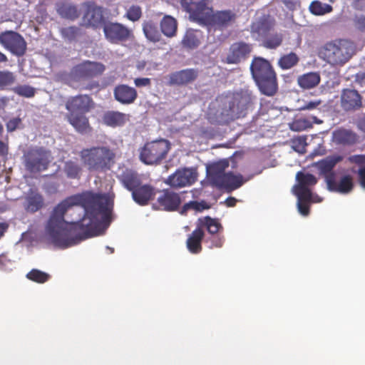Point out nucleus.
Listing matches in <instances>:
<instances>
[{"label": "nucleus", "instance_id": "1", "mask_svg": "<svg viewBox=\"0 0 365 365\" xmlns=\"http://www.w3.org/2000/svg\"><path fill=\"white\" fill-rule=\"evenodd\" d=\"M80 202L78 196L73 195L53 208L46 231L54 245L68 247L96 235L101 225L100 216L102 215L103 219L108 217V198L92 194L88 197L83 217L76 222H67L64 220L66 212Z\"/></svg>", "mask_w": 365, "mask_h": 365}, {"label": "nucleus", "instance_id": "2", "mask_svg": "<svg viewBox=\"0 0 365 365\" xmlns=\"http://www.w3.org/2000/svg\"><path fill=\"white\" fill-rule=\"evenodd\" d=\"M118 179L123 187L131 192L132 199L138 205H147L154 199L155 187L149 183H143L141 175L137 171L125 168Z\"/></svg>", "mask_w": 365, "mask_h": 365}, {"label": "nucleus", "instance_id": "3", "mask_svg": "<svg viewBox=\"0 0 365 365\" xmlns=\"http://www.w3.org/2000/svg\"><path fill=\"white\" fill-rule=\"evenodd\" d=\"M250 72L259 91L267 96H274L278 91L277 73L271 63L255 56L250 64Z\"/></svg>", "mask_w": 365, "mask_h": 365}, {"label": "nucleus", "instance_id": "4", "mask_svg": "<svg viewBox=\"0 0 365 365\" xmlns=\"http://www.w3.org/2000/svg\"><path fill=\"white\" fill-rule=\"evenodd\" d=\"M79 156L89 172L106 173L113 165L115 153L108 146H93L82 149Z\"/></svg>", "mask_w": 365, "mask_h": 365}, {"label": "nucleus", "instance_id": "5", "mask_svg": "<svg viewBox=\"0 0 365 365\" xmlns=\"http://www.w3.org/2000/svg\"><path fill=\"white\" fill-rule=\"evenodd\" d=\"M353 46L347 41L336 39L326 43L319 49V57L332 66H341L349 61Z\"/></svg>", "mask_w": 365, "mask_h": 365}, {"label": "nucleus", "instance_id": "6", "mask_svg": "<svg viewBox=\"0 0 365 365\" xmlns=\"http://www.w3.org/2000/svg\"><path fill=\"white\" fill-rule=\"evenodd\" d=\"M170 150L168 140L161 139L147 143L140 149V160L146 165L160 164Z\"/></svg>", "mask_w": 365, "mask_h": 365}, {"label": "nucleus", "instance_id": "7", "mask_svg": "<svg viewBox=\"0 0 365 365\" xmlns=\"http://www.w3.org/2000/svg\"><path fill=\"white\" fill-rule=\"evenodd\" d=\"M237 18L238 15L235 10L223 9L213 12L211 7V11L206 14L200 24L211 26L215 29L223 31L232 26L236 23Z\"/></svg>", "mask_w": 365, "mask_h": 365}, {"label": "nucleus", "instance_id": "8", "mask_svg": "<svg viewBox=\"0 0 365 365\" xmlns=\"http://www.w3.org/2000/svg\"><path fill=\"white\" fill-rule=\"evenodd\" d=\"M25 167L30 173H38L47 170L51 163V152L43 147L29 149L24 155Z\"/></svg>", "mask_w": 365, "mask_h": 365}, {"label": "nucleus", "instance_id": "9", "mask_svg": "<svg viewBox=\"0 0 365 365\" xmlns=\"http://www.w3.org/2000/svg\"><path fill=\"white\" fill-rule=\"evenodd\" d=\"M106 66L100 62L84 61L73 66L70 71V77L75 81L89 80L103 73Z\"/></svg>", "mask_w": 365, "mask_h": 365}, {"label": "nucleus", "instance_id": "10", "mask_svg": "<svg viewBox=\"0 0 365 365\" xmlns=\"http://www.w3.org/2000/svg\"><path fill=\"white\" fill-rule=\"evenodd\" d=\"M0 44L17 56H24L26 51V41L20 34L14 31L0 33Z\"/></svg>", "mask_w": 365, "mask_h": 365}, {"label": "nucleus", "instance_id": "11", "mask_svg": "<svg viewBox=\"0 0 365 365\" xmlns=\"http://www.w3.org/2000/svg\"><path fill=\"white\" fill-rule=\"evenodd\" d=\"M103 29L106 39L113 44L125 42L133 36L129 28L118 22L107 21Z\"/></svg>", "mask_w": 365, "mask_h": 365}, {"label": "nucleus", "instance_id": "12", "mask_svg": "<svg viewBox=\"0 0 365 365\" xmlns=\"http://www.w3.org/2000/svg\"><path fill=\"white\" fill-rule=\"evenodd\" d=\"M255 97L247 90L237 93L232 101L230 109L237 118L245 115V112L252 106Z\"/></svg>", "mask_w": 365, "mask_h": 365}, {"label": "nucleus", "instance_id": "13", "mask_svg": "<svg viewBox=\"0 0 365 365\" xmlns=\"http://www.w3.org/2000/svg\"><path fill=\"white\" fill-rule=\"evenodd\" d=\"M180 3L190 17L199 24L206 14L211 11L210 0H180Z\"/></svg>", "mask_w": 365, "mask_h": 365}, {"label": "nucleus", "instance_id": "14", "mask_svg": "<svg viewBox=\"0 0 365 365\" xmlns=\"http://www.w3.org/2000/svg\"><path fill=\"white\" fill-rule=\"evenodd\" d=\"M95 103L92 98L87 94H79L69 97L65 103L68 113H87L94 108Z\"/></svg>", "mask_w": 365, "mask_h": 365}, {"label": "nucleus", "instance_id": "15", "mask_svg": "<svg viewBox=\"0 0 365 365\" xmlns=\"http://www.w3.org/2000/svg\"><path fill=\"white\" fill-rule=\"evenodd\" d=\"M296 179L298 183L294 187V195L299 198L307 200L312 195L309 187L314 186L317 182V178L310 173H304L299 171L297 173Z\"/></svg>", "mask_w": 365, "mask_h": 365}, {"label": "nucleus", "instance_id": "16", "mask_svg": "<svg viewBox=\"0 0 365 365\" xmlns=\"http://www.w3.org/2000/svg\"><path fill=\"white\" fill-rule=\"evenodd\" d=\"M326 182L329 191L341 194H348L354 187V178L349 174L342 175L339 180L336 181L335 173H330L326 178Z\"/></svg>", "mask_w": 365, "mask_h": 365}, {"label": "nucleus", "instance_id": "17", "mask_svg": "<svg viewBox=\"0 0 365 365\" xmlns=\"http://www.w3.org/2000/svg\"><path fill=\"white\" fill-rule=\"evenodd\" d=\"M181 204L180 195L168 189L163 190L158 197L154 206L158 210L173 212L177 210Z\"/></svg>", "mask_w": 365, "mask_h": 365}, {"label": "nucleus", "instance_id": "18", "mask_svg": "<svg viewBox=\"0 0 365 365\" xmlns=\"http://www.w3.org/2000/svg\"><path fill=\"white\" fill-rule=\"evenodd\" d=\"M196 68H185L170 73L168 76L167 85L170 86H184L193 83L198 77Z\"/></svg>", "mask_w": 365, "mask_h": 365}, {"label": "nucleus", "instance_id": "19", "mask_svg": "<svg viewBox=\"0 0 365 365\" xmlns=\"http://www.w3.org/2000/svg\"><path fill=\"white\" fill-rule=\"evenodd\" d=\"M252 51V46L243 41L232 43L226 57V63L237 64L247 58Z\"/></svg>", "mask_w": 365, "mask_h": 365}, {"label": "nucleus", "instance_id": "20", "mask_svg": "<svg viewBox=\"0 0 365 365\" xmlns=\"http://www.w3.org/2000/svg\"><path fill=\"white\" fill-rule=\"evenodd\" d=\"M196 180L197 175L194 171L191 169L184 168L178 170L170 175L165 182L173 187H182L191 185Z\"/></svg>", "mask_w": 365, "mask_h": 365}, {"label": "nucleus", "instance_id": "21", "mask_svg": "<svg viewBox=\"0 0 365 365\" xmlns=\"http://www.w3.org/2000/svg\"><path fill=\"white\" fill-rule=\"evenodd\" d=\"M363 106L362 96L354 89L345 88L341 93V106L346 111H354Z\"/></svg>", "mask_w": 365, "mask_h": 365}, {"label": "nucleus", "instance_id": "22", "mask_svg": "<svg viewBox=\"0 0 365 365\" xmlns=\"http://www.w3.org/2000/svg\"><path fill=\"white\" fill-rule=\"evenodd\" d=\"M66 119L73 126L75 130L81 134L90 133L93 128L88 118L83 113H68Z\"/></svg>", "mask_w": 365, "mask_h": 365}, {"label": "nucleus", "instance_id": "23", "mask_svg": "<svg viewBox=\"0 0 365 365\" xmlns=\"http://www.w3.org/2000/svg\"><path fill=\"white\" fill-rule=\"evenodd\" d=\"M83 18L89 26L95 29L103 28V24L107 22L103 16V8L93 3L87 4Z\"/></svg>", "mask_w": 365, "mask_h": 365}, {"label": "nucleus", "instance_id": "24", "mask_svg": "<svg viewBox=\"0 0 365 365\" xmlns=\"http://www.w3.org/2000/svg\"><path fill=\"white\" fill-rule=\"evenodd\" d=\"M228 166L227 163H216L210 165L207 169V177L210 184L221 190L226 173L225 168Z\"/></svg>", "mask_w": 365, "mask_h": 365}, {"label": "nucleus", "instance_id": "25", "mask_svg": "<svg viewBox=\"0 0 365 365\" xmlns=\"http://www.w3.org/2000/svg\"><path fill=\"white\" fill-rule=\"evenodd\" d=\"M113 94L115 99L124 105L134 103L138 98V93L135 88L125 84L116 86L114 88Z\"/></svg>", "mask_w": 365, "mask_h": 365}, {"label": "nucleus", "instance_id": "26", "mask_svg": "<svg viewBox=\"0 0 365 365\" xmlns=\"http://www.w3.org/2000/svg\"><path fill=\"white\" fill-rule=\"evenodd\" d=\"M44 205L43 195L37 190H29L25 197V209L28 212H36L41 210Z\"/></svg>", "mask_w": 365, "mask_h": 365}, {"label": "nucleus", "instance_id": "27", "mask_svg": "<svg viewBox=\"0 0 365 365\" xmlns=\"http://www.w3.org/2000/svg\"><path fill=\"white\" fill-rule=\"evenodd\" d=\"M205 236L203 230L197 227L189 235L186 241L187 250L192 254H198L202 250V241Z\"/></svg>", "mask_w": 365, "mask_h": 365}, {"label": "nucleus", "instance_id": "28", "mask_svg": "<svg viewBox=\"0 0 365 365\" xmlns=\"http://www.w3.org/2000/svg\"><path fill=\"white\" fill-rule=\"evenodd\" d=\"M334 140L340 145H351L358 141V135L354 131L345 129L339 128L333 133Z\"/></svg>", "mask_w": 365, "mask_h": 365}, {"label": "nucleus", "instance_id": "29", "mask_svg": "<svg viewBox=\"0 0 365 365\" xmlns=\"http://www.w3.org/2000/svg\"><path fill=\"white\" fill-rule=\"evenodd\" d=\"M57 13L64 19L74 20L79 16L76 6L68 0H61L56 4Z\"/></svg>", "mask_w": 365, "mask_h": 365}, {"label": "nucleus", "instance_id": "30", "mask_svg": "<svg viewBox=\"0 0 365 365\" xmlns=\"http://www.w3.org/2000/svg\"><path fill=\"white\" fill-rule=\"evenodd\" d=\"M344 157L341 155H332L327 156L325 159L319 161L317 166L321 174L324 175L325 178L330 173H335L333 172V168L335 165L341 162Z\"/></svg>", "mask_w": 365, "mask_h": 365}, {"label": "nucleus", "instance_id": "31", "mask_svg": "<svg viewBox=\"0 0 365 365\" xmlns=\"http://www.w3.org/2000/svg\"><path fill=\"white\" fill-rule=\"evenodd\" d=\"M126 120V115L119 111H107L103 116V123L112 128L122 126L125 123Z\"/></svg>", "mask_w": 365, "mask_h": 365}, {"label": "nucleus", "instance_id": "32", "mask_svg": "<svg viewBox=\"0 0 365 365\" xmlns=\"http://www.w3.org/2000/svg\"><path fill=\"white\" fill-rule=\"evenodd\" d=\"M202 38V34L199 30L188 29L186 31L181 43L183 47L193 49L198 47Z\"/></svg>", "mask_w": 365, "mask_h": 365}, {"label": "nucleus", "instance_id": "33", "mask_svg": "<svg viewBox=\"0 0 365 365\" xmlns=\"http://www.w3.org/2000/svg\"><path fill=\"white\" fill-rule=\"evenodd\" d=\"M274 26V20L269 16L262 17L252 24V32L257 34L259 36H266Z\"/></svg>", "mask_w": 365, "mask_h": 365}, {"label": "nucleus", "instance_id": "34", "mask_svg": "<svg viewBox=\"0 0 365 365\" xmlns=\"http://www.w3.org/2000/svg\"><path fill=\"white\" fill-rule=\"evenodd\" d=\"M321 81L320 75L317 72H309L299 76L297 83L303 89H311L319 85Z\"/></svg>", "mask_w": 365, "mask_h": 365}, {"label": "nucleus", "instance_id": "35", "mask_svg": "<svg viewBox=\"0 0 365 365\" xmlns=\"http://www.w3.org/2000/svg\"><path fill=\"white\" fill-rule=\"evenodd\" d=\"M63 170L68 178L78 180L82 175L83 168L78 160H68L64 163Z\"/></svg>", "mask_w": 365, "mask_h": 365}, {"label": "nucleus", "instance_id": "36", "mask_svg": "<svg viewBox=\"0 0 365 365\" xmlns=\"http://www.w3.org/2000/svg\"><path fill=\"white\" fill-rule=\"evenodd\" d=\"M160 28L163 34L168 37H173L176 35L178 22L171 16H165L160 21Z\"/></svg>", "mask_w": 365, "mask_h": 365}, {"label": "nucleus", "instance_id": "37", "mask_svg": "<svg viewBox=\"0 0 365 365\" xmlns=\"http://www.w3.org/2000/svg\"><path fill=\"white\" fill-rule=\"evenodd\" d=\"M243 182L242 175H235L231 173H226L221 190L230 192L241 187Z\"/></svg>", "mask_w": 365, "mask_h": 365}, {"label": "nucleus", "instance_id": "38", "mask_svg": "<svg viewBox=\"0 0 365 365\" xmlns=\"http://www.w3.org/2000/svg\"><path fill=\"white\" fill-rule=\"evenodd\" d=\"M143 31L145 37L150 41L154 43L160 41L161 34L158 29L157 25L153 21H145L143 24Z\"/></svg>", "mask_w": 365, "mask_h": 365}, {"label": "nucleus", "instance_id": "39", "mask_svg": "<svg viewBox=\"0 0 365 365\" xmlns=\"http://www.w3.org/2000/svg\"><path fill=\"white\" fill-rule=\"evenodd\" d=\"M283 41V35L281 33H272L269 32L262 37V45L269 49H275L281 44Z\"/></svg>", "mask_w": 365, "mask_h": 365}, {"label": "nucleus", "instance_id": "40", "mask_svg": "<svg viewBox=\"0 0 365 365\" xmlns=\"http://www.w3.org/2000/svg\"><path fill=\"white\" fill-rule=\"evenodd\" d=\"M201 225L207 229L210 235H218L223 230V227L219 220L209 216L204 217L201 222Z\"/></svg>", "mask_w": 365, "mask_h": 365}, {"label": "nucleus", "instance_id": "41", "mask_svg": "<svg viewBox=\"0 0 365 365\" xmlns=\"http://www.w3.org/2000/svg\"><path fill=\"white\" fill-rule=\"evenodd\" d=\"M60 34L64 40L69 42L76 41L83 34L82 30L75 26L61 28Z\"/></svg>", "mask_w": 365, "mask_h": 365}, {"label": "nucleus", "instance_id": "42", "mask_svg": "<svg viewBox=\"0 0 365 365\" xmlns=\"http://www.w3.org/2000/svg\"><path fill=\"white\" fill-rule=\"evenodd\" d=\"M299 60V58L295 53L290 52L280 57L278 65L282 69L287 70L296 66Z\"/></svg>", "mask_w": 365, "mask_h": 365}, {"label": "nucleus", "instance_id": "43", "mask_svg": "<svg viewBox=\"0 0 365 365\" xmlns=\"http://www.w3.org/2000/svg\"><path fill=\"white\" fill-rule=\"evenodd\" d=\"M16 80L14 73L9 71H0V90H9Z\"/></svg>", "mask_w": 365, "mask_h": 365}, {"label": "nucleus", "instance_id": "44", "mask_svg": "<svg viewBox=\"0 0 365 365\" xmlns=\"http://www.w3.org/2000/svg\"><path fill=\"white\" fill-rule=\"evenodd\" d=\"M332 10L333 8L331 5L323 4L319 1H314L309 5L310 12L317 16H322L330 13Z\"/></svg>", "mask_w": 365, "mask_h": 365}, {"label": "nucleus", "instance_id": "45", "mask_svg": "<svg viewBox=\"0 0 365 365\" xmlns=\"http://www.w3.org/2000/svg\"><path fill=\"white\" fill-rule=\"evenodd\" d=\"M210 208V206L205 201H195L192 200L187 203H185L181 208L180 213L181 215H186L187 211L190 210H193L197 212H202L204 210H207Z\"/></svg>", "mask_w": 365, "mask_h": 365}, {"label": "nucleus", "instance_id": "46", "mask_svg": "<svg viewBox=\"0 0 365 365\" xmlns=\"http://www.w3.org/2000/svg\"><path fill=\"white\" fill-rule=\"evenodd\" d=\"M26 278L32 282L43 284L51 278L50 274L37 269H32L26 274Z\"/></svg>", "mask_w": 365, "mask_h": 365}, {"label": "nucleus", "instance_id": "47", "mask_svg": "<svg viewBox=\"0 0 365 365\" xmlns=\"http://www.w3.org/2000/svg\"><path fill=\"white\" fill-rule=\"evenodd\" d=\"M16 95L24 98H32L36 94V89L29 85H18L11 89Z\"/></svg>", "mask_w": 365, "mask_h": 365}, {"label": "nucleus", "instance_id": "48", "mask_svg": "<svg viewBox=\"0 0 365 365\" xmlns=\"http://www.w3.org/2000/svg\"><path fill=\"white\" fill-rule=\"evenodd\" d=\"M143 15L142 8L139 5H131L126 11L125 16L131 21H138Z\"/></svg>", "mask_w": 365, "mask_h": 365}, {"label": "nucleus", "instance_id": "49", "mask_svg": "<svg viewBox=\"0 0 365 365\" xmlns=\"http://www.w3.org/2000/svg\"><path fill=\"white\" fill-rule=\"evenodd\" d=\"M312 127V122L307 118L296 119L290 125V128L294 131H302Z\"/></svg>", "mask_w": 365, "mask_h": 365}, {"label": "nucleus", "instance_id": "50", "mask_svg": "<svg viewBox=\"0 0 365 365\" xmlns=\"http://www.w3.org/2000/svg\"><path fill=\"white\" fill-rule=\"evenodd\" d=\"M205 242L209 243L208 247L210 249L221 248L225 242V237L220 234L210 235L207 237Z\"/></svg>", "mask_w": 365, "mask_h": 365}, {"label": "nucleus", "instance_id": "51", "mask_svg": "<svg viewBox=\"0 0 365 365\" xmlns=\"http://www.w3.org/2000/svg\"><path fill=\"white\" fill-rule=\"evenodd\" d=\"M297 207L298 210L303 216H307L309 214V203L312 201V195H311L308 199L304 200L299 197H297Z\"/></svg>", "mask_w": 365, "mask_h": 365}, {"label": "nucleus", "instance_id": "52", "mask_svg": "<svg viewBox=\"0 0 365 365\" xmlns=\"http://www.w3.org/2000/svg\"><path fill=\"white\" fill-rule=\"evenodd\" d=\"M292 146L295 151L302 153L305 152V146L307 145V143L306 138L304 137H298L294 138L292 141Z\"/></svg>", "mask_w": 365, "mask_h": 365}, {"label": "nucleus", "instance_id": "53", "mask_svg": "<svg viewBox=\"0 0 365 365\" xmlns=\"http://www.w3.org/2000/svg\"><path fill=\"white\" fill-rule=\"evenodd\" d=\"M350 163L356 164L359 168H365V155H353L348 158Z\"/></svg>", "mask_w": 365, "mask_h": 365}, {"label": "nucleus", "instance_id": "54", "mask_svg": "<svg viewBox=\"0 0 365 365\" xmlns=\"http://www.w3.org/2000/svg\"><path fill=\"white\" fill-rule=\"evenodd\" d=\"M21 123L20 118H14L10 119L6 124V130L8 132L14 131Z\"/></svg>", "mask_w": 365, "mask_h": 365}, {"label": "nucleus", "instance_id": "55", "mask_svg": "<svg viewBox=\"0 0 365 365\" xmlns=\"http://www.w3.org/2000/svg\"><path fill=\"white\" fill-rule=\"evenodd\" d=\"M354 25L361 31H365V16H356L354 19Z\"/></svg>", "mask_w": 365, "mask_h": 365}, {"label": "nucleus", "instance_id": "56", "mask_svg": "<svg viewBox=\"0 0 365 365\" xmlns=\"http://www.w3.org/2000/svg\"><path fill=\"white\" fill-rule=\"evenodd\" d=\"M134 83L136 87H147L151 85V80L149 78H136L134 80Z\"/></svg>", "mask_w": 365, "mask_h": 365}, {"label": "nucleus", "instance_id": "57", "mask_svg": "<svg viewBox=\"0 0 365 365\" xmlns=\"http://www.w3.org/2000/svg\"><path fill=\"white\" fill-rule=\"evenodd\" d=\"M322 103L321 100H316V101H309L304 103L303 107L302 108V110H313L315 109L317 107H318Z\"/></svg>", "mask_w": 365, "mask_h": 365}, {"label": "nucleus", "instance_id": "58", "mask_svg": "<svg viewBox=\"0 0 365 365\" xmlns=\"http://www.w3.org/2000/svg\"><path fill=\"white\" fill-rule=\"evenodd\" d=\"M351 6L359 11H362L365 9V0H351Z\"/></svg>", "mask_w": 365, "mask_h": 365}, {"label": "nucleus", "instance_id": "59", "mask_svg": "<svg viewBox=\"0 0 365 365\" xmlns=\"http://www.w3.org/2000/svg\"><path fill=\"white\" fill-rule=\"evenodd\" d=\"M357 175L361 186L365 188V168H359L357 171Z\"/></svg>", "mask_w": 365, "mask_h": 365}, {"label": "nucleus", "instance_id": "60", "mask_svg": "<svg viewBox=\"0 0 365 365\" xmlns=\"http://www.w3.org/2000/svg\"><path fill=\"white\" fill-rule=\"evenodd\" d=\"M355 81L360 86L365 85V73H359L356 75Z\"/></svg>", "mask_w": 365, "mask_h": 365}, {"label": "nucleus", "instance_id": "61", "mask_svg": "<svg viewBox=\"0 0 365 365\" xmlns=\"http://www.w3.org/2000/svg\"><path fill=\"white\" fill-rule=\"evenodd\" d=\"M8 145L3 141L0 140V156H6L8 154Z\"/></svg>", "mask_w": 365, "mask_h": 365}, {"label": "nucleus", "instance_id": "62", "mask_svg": "<svg viewBox=\"0 0 365 365\" xmlns=\"http://www.w3.org/2000/svg\"><path fill=\"white\" fill-rule=\"evenodd\" d=\"M9 228V224L6 222H0V239L4 236V233Z\"/></svg>", "mask_w": 365, "mask_h": 365}, {"label": "nucleus", "instance_id": "63", "mask_svg": "<svg viewBox=\"0 0 365 365\" xmlns=\"http://www.w3.org/2000/svg\"><path fill=\"white\" fill-rule=\"evenodd\" d=\"M357 126L359 130L365 133V115L358 120Z\"/></svg>", "mask_w": 365, "mask_h": 365}, {"label": "nucleus", "instance_id": "64", "mask_svg": "<svg viewBox=\"0 0 365 365\" xmlns=\"http://www.w3.org/2000/svg\"><path fill=\"white\" fill-rule=\"evenodd\" d=\"M225 202L227 207H234L236 205L237 200L233 197H229L225 200Z\"/></svg>", "mask_w": 365, "mask_h": 365}]
</instances>
